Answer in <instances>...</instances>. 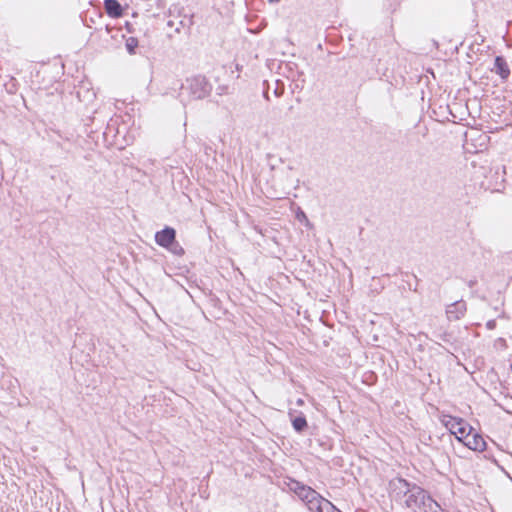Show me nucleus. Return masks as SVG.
Here are the masks:
<instances>
[{
  "label": "nucleus",
  "mask_w": 512,
  "mask_h": 512,
  "mask_svg": "<svg viewBox=\"0 0 512 512\" xmlns=\"http://www.w3.org/2000/svg\"><path fill=\"white\" fill-rule=\"evenodd\" d=\"M487 325H488L489 328H492L494 326V322L493 321H489L487 323Z\"/></svg>",
  "instance_id": "nucleus-14"
},
{
  "label": "nucleus",
  "mask_w": 512,
  "mask_h": 512,
  "mask_svg": "<svg viewBox=\"0 0 512 512\" xmlns=\"http://www.w3.org/2000/svg\"><path fill=\"white\" fill-rule=\"evenodd\" d=\"M289 489L305 503L311 512H340L330 501L318 492L296 480H290Z\"/></svg>",
  "instance_id": "nucleus-2"
},
{
  "label": "nucleus",
  "mask_w": 512,
  "mask_h": 512,
  "mask_svg": "<svg viewBox=\"0 0 512 512\" xmlns=\"http://www.w3.org/2000/svg\"><path fill=\"white\" fill-rule=\"evenodd\" d=\"M497 74H499L501 76V78L503 79H506L508 78L509 74H510V70H509V67L505 61V59L501 56H497L495 58V63H494V69H493Z\"/></svg>",
  "instance_id": "nucleus-8"
},
{
  "label": "nucleus",
  "mask_w": 512,
  "mask_h": 512,
  "mask_svg": "<svg viewBox=\"0 0 512 512\" xmlns=\"http://www.w3.org/2000/svg\"><path fill=\"white\" fill-rule=\"evenodd\" d=\"M190 94L194 99H203L210 93V86L206 79L201 76L187 80Z\"/></svg>",
  "instance_id": "nucleus-5"
},
{
  "label": "nucleus",
  "mask_w": 512,
  "mask_h": 512,
  "mask_svg": "<svg viewBox=\"0 0 512 512\" xmlns=\"http://www.w3.org/2000/svg\"><path fill=\"white\" fill-rule=\"evenodd\" d=\"M442 423L444 426L451 432V434H454L460 442L463 440V438L466 436V434L469 431V428H472L466 422L457 417H453L450 415H444L442 418Z\"/></svg>",
  "instance_id": "nucleus-4"
},
{
  "label": "nucleus",
  "mask_w": 512,
  "mask_h": 512,
  "mask_svg": "<svg viewBox=\"0 0 512 512\" xmlns=\"http://www.w3.org/2000/svg\"><path fill=\"white\" fill-rule=\"evenodd\" d=\"M392 493L395 498L403 496L404 504L411 512H439L440 505L434 501L421 487L402 478L391 481Z\"/></svg>",
  "instance_id": "nucleus-1"
},
{
  "label": "nucleus",
  "mask_w": 512,
  "mask_h": 512,
  "mask_svg": "<svg viewBox=\"0 0 512 512\" xmlns=\"http://www.w3.org/2000/svg\"><path fill=\"white\" fill-rule=\"evenodd\" d=\"M298 218H299V219H305L306 221H308V220H307L306 215H305L303 212H301V213L298 215Z\"/></svg>",
  "instance_id": "nucleus-12"
},
{
  "label": "nucleus",
  "mask_w": 512,
  "mask_h": 512,
  "mask_svg": "<svg viewBox=\"0 0 512 512\" xmlns=\"http://www.w3.org/2000/svg\"><path fill=\"white\" fill-rule=\"evenodd\" d=\"M176 231L174 228L165 227L163 230L156 232L155 234V242L163 247L168 249L174 255H183V248L176 242Z\"/></svg>",
  "instance_id": "nucleus-3"
},
{
  "label": "nucleus",
  "mask_w": 512,
  "mask_h": 512,
  "mask_svg": "<svg viewBox=\"0 0 512 512\" xmlns=\"http://www.w3.org/2000/svg\"><path fill=\"white\" fill-rule=\"evenodd\" d=\"M270 3H278L280 0H268Z\"/></svg>",
  "instance_id": "nucleus-15"
},
{
  "label": "nucleus",
  "mask_w": 512,
  "mask_h": 512,
  "mask_svg": "<svg viewBox=\"0 0 512 512\" xmlns=\"http://www.w3.org/2000/svg\"><path fill=\"white\" fill-rule=\"evenodd\" d=\"M298 218H299V219H305L306 221H308V220H307L306 215H305L303 212H301V213L298 215Z\"/></svg>",
  "instance_id": "nucleus-13"
},
{
  "label": "nucleus",
  "mask_w": 512,
  "mask_h": 512,
  "mask_svg": "<svg viewBox=\"0 0 512 512\" xmlns=\"http://www.w3.org/2000/svg\"><path fill=\"white\" fill-rule=\"evenodd\" d=\"M126 49L130 55L135 54V49L138 46V40L135 37H129L126 39L125 43Z\"/></svg>",
  "instance_id": "nucleus-11"
},
{
  "label": "nucleus",
  "mask_w": 512,
  "mask_h": 512,
  "mask_svg": "<svg viewBox=\"0 0 512 512\" xmlns=\"http://www.w3.org/2000/svg\"><path fill=\"white\" fill-rule=\"evenodd\" d=\"M104 6H105V9L109 16H111V17L121 16L122 8L117 0H105Z\"/></svg>",
  "instance_id": "nucleus-9"
},
{
  "label": "nucleus",
  "mask_w": 512,
  "mask_h": 512,
  "mask_svg": "<svg viewBox=\"0 0 512 512\" xmlns=\"http://www.w3.org/2000/svg\"><path fill=\"white\" fill-rule=\"evenodd\" d=\"M465 312L466 303L464 301H456L446 309V314L449 320H458L464 316Z\"/></svg>",
  "instance_id": "nucleus-7"
},
{
  "label": "nucleus",
  "mask_w": 512,
  "mask_h": 512,
  "mask_svg": "<svg viewBox=\"0 0 512 512\" xmlns=\"http://www.w3.org/2000/svg\"><path fill=\"white\" fill-rule=\"evenodd\" d=\"M473 428H469L468 433L461 442L464 443L469 449L474 451H483L486 447V442L481 435L473 433Z\"/></svg>",
  "instance_id": "nucleus-6"
},
{
  "label": "nucleus",
  "mask_w": 512,
  "mask_h": 512,
  "mask_svg": "<svg viewBox=\"0 0 512 512\" xmlns=\"http://www.w3.org/2000/svg\"><path fill=\"white\" fill-rule=\"evenodd\" d=\"M297 403H298V405H302L303 401L301 399H299Z\"/></svg>",
  "instance_id": "nucleus-16"
},
{
  "label": "nucleus",
  "mask_w": 512,
  "mask_h": 512,
  "mask_svg": "<svg viewBox=\"0 0 512 512\" xmlns=\"http://www.w3.org/2000/svg\"><path fill=\"white\" fill-rule=\"evenodd\" d=\"M292 425L297 432H302L307 427V421L305 417L299 416L292 420Z\"/></svg>",
  "instance_id": "nucleus-10"
}]
</instances>
